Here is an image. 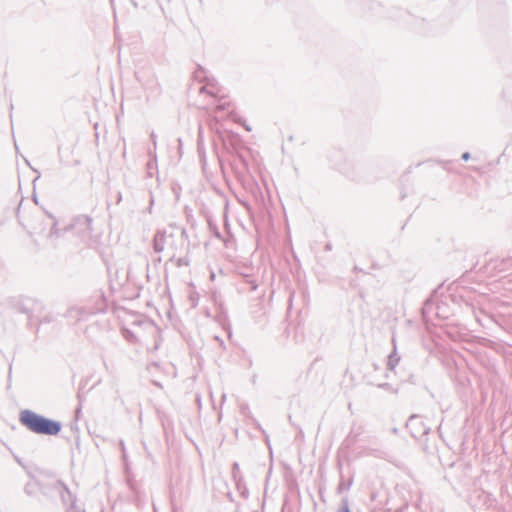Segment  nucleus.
<instances>
[{
  "mask_svg": "<svg viewBox=\"0 0 512 512\" xmlns=\"http://www.w3.org/2000/svg\"><path fill=\"white\" fill-rule=\"evenodd\" d=\"M157 236H158V234H156L155 237H154V249H155V251H159L160 250L159 245H158V241H157Z\"/></svg>",
  "mask_w": 512,
  "mask_h": 512,
  "instance_id": "obj_7",
  "label": "nucleus"
},
{
  "mask_svg": "<svg viewBox=\"0 0 512 512\" xmlns=\"http://www.w3.org/2000/svg\"><path fill=\"white\" fill-rule=\"evenodd\" d=\"M20 421L30 431L43 435H57L61 431V423L31 410L20 412Z\"/></svg>",
  "mask_w": 512,
  "mask_h": 512,
  "instance_id": "obj_1",
  "label": "nucleus"
},
{
  "mask_svg": "<svg viewBox=\"0 0 512 512\" xmlns=\"http://www.w3.org/2000/svg\"><path fill=\"white\" fill-rule=\"evenodd\" d=\"M152 382L156 385V386H159L160 383L156 380V379H152Z\"/></svg>",
  "mask_w": 512,
  "mask_h": 512,
  "instance_id": "obj_9",
  "label": "nucleus"
},
{
  "mask_svg": "<svg viewBox=\"0 0 512 512\" xmlns=\"http://www.w3.org/2000/svg\"><path fill=\"white\" fill-rule=\"evenodd\" d=\"M150 139L152 141L153 149L148 150V154L150 156V160L146 164V170L148 177L156 176V179H159V170H158V161H157V134L155 131H152L150 134Z\"/></svg>",
  "mask_w": 512,
  "mask_h": 512,
  "instance_id": "obj_2",
  "label": "nucleus"
},
{
  "mask_svg": "<svg viewBox=\"0 0 512 512\" xmlns=\"http://www.w3.org/2000/svg\"><path fill=\"white\" fill-rule=\"evenodd\" d=\"M158 347H159V342H158V340H155L152 351H156L158 349Z\"/></svg>",
  "mask_w": 512,
  "mask_h": 512,
  "instance_id": "obj_8",
  "label": "nucleus"
},
{
  "mask_svg": "<svg viewBox=\"0 0 512 512\" xmlns=\"http://www.w3.org/2000/svg\"><path fill=\"white\" fill-rule=\"evenodd\" d=\"M145 327L150 328L151 330L158 332V327L154 322L151 321H145L142 323Z\"/></svg>",
  "mask_w": 512,
  "mask_h": 512,
  "instance_id": "obj_4",
  "label": "nucleus"
},
{
  "mask_svg": "<svg viewBox=\"0 0 512 512\" xmlns=\"http://www.w3.org/2000/svg\"><path fill=\"white\" fill-rule=\"evenodd\" d=\"M158 368V363L153 361L152 363H150L148 366H147V370L149 373H151L152 369H155L157 370Z\"/></svg>",
  "mask_w": 512,
  "mask_h": 512,
  "instance_id": "obj_5",
  "label": "nucleus"
},
{
  "mask_svg": "<svg viewBox=\"0 0 512 512\" xmlns=\"http://www.w3.org/2000/svg\"><path fill=\"white\" fill-rule=\"evenodd\" d=\"M154 512H157V509H156V507H154Z\"/></svg>",
  "mask_w": 512,
  "mask_h": 512,
  "instance_id": "obj_11",
  "label": "nucleus"
},
{
  "mask_svg": "<svg viewBox=\"0 0 512 512\" xmlns=\"http://www.w3.org/2000/svg\"><path fill=\"white\" fill-rule=\"evenodd\" d=\"M462 157H463V159L467 160L469 158V155H468V153H465V154H463Z\"/></svg>",
  "mask_w": 512,
  "mask_h": 512,
  "instance_id": "obj_10",
  "label": "nucleus"
},
{
  "mask_svg": "<svg viewBox=\"0 0 512 512\" xmlns=\"http://www.w3.org/2000/svg\"><path fill=\"white\" fill-rule=\"evenodd\" d=\"M338 512H350V509L348 507V504L345 503L340 509Z\"/></svg>",
  "mask_w": 512,
  "mask_h": 512,
  "instance_id": "obj_6",
  "label": "nucleus"
},
{
  "mask_svg": "<svg viewBox=\"0 0 512 512\" xmlns=\"http://www.w3.org/2000/svg\"><path fill=\"white\" fill-rule=\"evenodd\" d=\"M124 336L126 339L130 340V341H137V337L135 336V334L130 331V330H125L124 332Z\"/></svg>",
  "mask_w": 512,
  "mask_h": 512,
  "instance_id": "obj_3",
  "label": "nucleus"
}]
</instances>
